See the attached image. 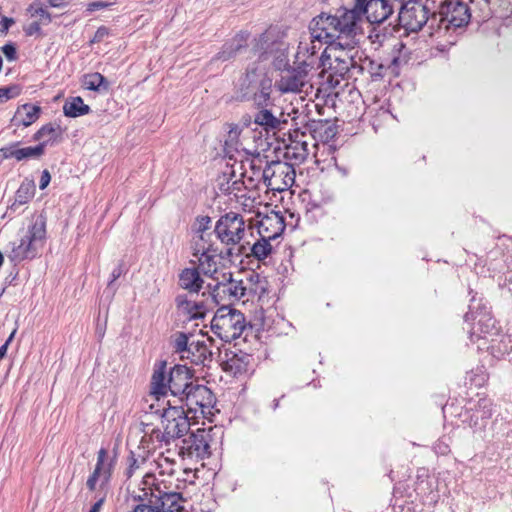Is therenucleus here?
Masks as SVG:
<instances>
[{
	"label": "nucleus",
	"mask_w": 512,
	"mask_h": 512,
	"mask_svg": "<svg viewBox=\"0 0 512 512\" xmlns=\"http://www.w3.org/2000/svg\"><path fill=\"white\" fill-rule=\"evenodd\" d=\"M192 377V371L185 365H175L166 374V363L162 362L152 374L151 393L159 398L170 391L173 396L179 397L183 401V397L190 387L194 386Z\"/></svg>",
	"instance_id": "nucleus-1"
},
{
	"label": "nucleus",
	"mask_w": 512,
	"mask_h": 512,
	"mask_svg": "<svg viewBox=\"0 0 512 512\" xmlns=\"http://www.w3.org/2000/svg\"><path fill=\"white\" fill-rule=\"evenodd\" d=\"M246 325L243 313L228 306H222L216 311L211 321V330L221 340L231 342L241 336Z\"/></svg>",
	"instance_id": "nucleus-2"
},
{
	"label": "nucleus",
	"mask_w": 512,
	"mask_h": 512,
	"mask_svg": "<svg viewBox=\"0 0 512 512\" xmlns=\"http://www.w3.org/2000/svg\"><path fill=\"white\" fill-rule=\"evenodd\" d=\"M46 238V225L43 219H37L32 223L25 236L20 239L18 245L11 250L12 261L20 262L33 259L37 255L39 246H42Z\"/></svg>",
	"instance_id": "nucleus-3"
},
{
	"label": "nucleus",
	"mask_w": 512,
	"mask_h": 512,
	"mask_svg": "<svg viewBox=\"0 0 512 512\" xmlns=\"http://www.w3.org/2000/svg\"><path fill=\"white\" fill-rule=\"evenodd\" d=\"M214 231L222 244L234 247L244 239L246 223L241 215L228 212L217 220Z\"/></svg>",
	"instance_id": "nucleus-4"
},
{
	"label": "nucleus",
	"mask_w": 512,
	"mask_h": 512,
	"mask_svg": "<svg viewBox=\"0 0 512 512\" xmlns=\"http://www.w3.org/2000/svg\"><path fill=\"white\" fill-rule=\"evenodd\" d=\"M295 170L287 162L270 163L262 172V178L268 190L283 192L290 189L295 182Z\"/></svg>",
	"instance_id": "nucleus-5"
},
{
	"label": "nucleus",
	"mask_w": 512,
	"mask_h": 512,
	"mask_svg": "<svg viewBox=\"0 0 512 512\" xmlns=\"http://www.w3.org/2000/svg\"><path fill=\"white\" fill-rule=\"evenodd\" d=\"M212 428H199L182 440L179 455L190 459L203 460L210 456Z\"/></svg>",
	"instance_id": "nucleus-6"
},
{
	"label": "nucleus",
	"mask_w": 512,
	"mask_h": 512,
	"mask_svg": "<svg viewBox=\"0 0 512 512\" xmlns=\"http://www.w3.org/2000/svg\"><path fill=\"white\" fill-rule=\"evenodd\" d=\"M163 432L160 440L169 444L171 440L180 438L190 429V422L182 407H169L162 415Z\"/></svg>",
	"instance_id": "nucleus-7"
},
{
	"label": "nucleus",
	"mask_w": 512,
	"mask_h": 512,
	"mask_svg": "<svg viewBox=\"0 0 512 512\" xmlns=\"http://www.w3.org/2000/svg\"><path fill=\"white\" fill-rule=\"evenodd\" d=\"M355 41L346 45L341 42L332 43L328 49L327 58L331 61L330 68L336 74L344 75L355 65V57L358 50Z\"/></svg>",
	"instance_id": "nucleus-8"
},
{
	"label": "nucleus",
	"mask_w": 512,
	"mask_h": 512,
	"mask_svg": "<svg viewBox=\"0 0 512 512\" xmlns=\"http://www.w3.org/2000/svg\"><path fill=\"white\" fill-rule=\"evenodd\" d=\"M183 401L190 412L200 413L203 417L211 416L216 404V398L212 391L200 384L190 387V390L183 397Z\"/></svg>",
	"instance_id": "nucleus-9"
},
{
	"label": "nucleus",
	"mask_w": 512,
	"mask_h": 512,
	"mask_svg": "<svg viewBox=\"0 0 512 512\" xmlns=\"http://www.w3.org/2000/svg\"><path fill=\"white\" fill-rule=\"evenodd\" d=\"M465 321H473L470 330V339L474 342L479 340H488L498 336V330L495 326V320L487 310L479 312L470 311L465 315Z\"/></svg>",
	"instance_id": "nucleus-10"
},
{
	"label": "nucleus",
	"mask_w": 512,
	"mask_h": 512,
	"mask_svg": "<svg viewBox=\"0 0 512 512\" xmlns=\"http://www.w3.org/2000/svg\"><path fill=\"white\" fill-rule=\"evenodd\" d=\"M440 21L445 28H460L466 26L471 13L467 3L460 0H447L439 7Z\"/></svg>",
	"instance_id": "nucleus-11"
},
{
	"label": "nucleus",
	"mask_w": 512,
	"mask_h": 512,
	"mask_svg": "<svg viewBox=\"0 0 512 512\" xmlns=\"http://www.w3.org/2000/svg\"><path fill=\"white\" fill-rule=\"evenodd\" d=\"M309 72L298 65L282 70L275 81V87L281 94L300 93L309 82Z\"/></svg>",
	"instance_id": "nucleus-12"
},
{
	"label": "nucleus",
	"mask_w": 512,
	"mask_h": 512,
	"mask_svg": "<svg viewBox=\"0 0 512 512\" xmlns=\"http://www.w3.org/2000/svg\"><path fill=\"white\" fill-rule=\"evenodd\" d=\"M339 21L335 15L321 13L315 17L310 25L311 37L317 42L335 43V38H339Z\"/></svg>",
	"instance_id": "nucleus-13"
},
{
	"label": "nucleus",
	"mask_w": 512,
	"mask_h": 512,
	"mask_svg": "<svg viewBox=\"0 0 512 512\" xmlns=\"http://www.w3.org/2000/svg\"><path fill=\"white\" fill-rule=\"evenodd\" d=\"M115 463L116 455L109 456L105 448L98 451L95 468L86 482L90 491H94L98 483L100 486H106L109 483Z\"/></svg>",
	"instance_id": "nucleus-14"
},
{
	"label": "nucleus",
	"mask_w": 512,
	"mask_h": 512,
	"mask_svg": "<svg viewBox=\"0 0 512 512\" xmlns=\"http://www.w3.org/2000/svg\"><path fill=\"white\" fill-rule=\"evenodd\" d=\"M335 16L339 21L338 28L341 36H354L361 31L362 10L357 6L352 9H339Z\"/></svg>",
	"instance_id": "nucleus-15"
},
{
	"label": "nucleus",
	"mask_w": 512,
	"mask_h": 512,
	"mask_svg": "<svg viewBox=\"0 0 512 512\" xmlns=\"http://www.w3.org/2000/svg\"><path fill=\"white\" fill-rule=\"evenodd\" d=\"M285 230L284 217L280 212L271 211L265 215L258 224V233L260 237L274 240Z\"/></svg>",
	"instance_id": "nucleus-16"
},
{
	"label": "nucleus",
	"mask_w": 512,
	"mask_h": 512,
	"mask_svg": "<svg viewBox=\"0 0 512 512\" xmlns=\"http://www.w3.org/2000/svg\"><path fill=\"white\" fill-rule=\"evenodd\" d=\"M320 43L312 37L308 41H301L295 56V64L310 72L317 61V53L321 48Z\"/></svg>",
	"instance_id": "nucleus-17"
},
{
	"label": "nucleus",
	"mask_w": 512,
	"mask_h": 512,
	"mask_svg": "<svg viewBox=\"0 0 512 512\" xmlns=\"http://www.w3.org/2000/svg\"><path fill=\"white\" fill-rule=\"evenodd\" d=\"M175 302L178 314L189 321L202 319L208 312L203 302L192 300L187 295H178Z\"/></svg>",
	"instance_id": "nucleus-18"
},
{
	"label": "nucleus",
	"mask_w": 512,
	"mask_h": 512,
	"mask_svg": "<svg viewBox=\"0 0 512 512\" xmlns=\"http://www.w3.org/2000/svg\"><path fill=\"white\" fill-rule=\"evenodd\" d=\"M153 497L155 501L151 504L154 512H180L183 509V498L180 493L158 489V494Z\"/></svg>",
	"instance_id": "nucleus-19"
},
{
	"label": "nucleus",
	"mask_w": 512,
	"mask_h": 512,
	"mask_svg": "<svg viewBox=\"0 0 512 512\" xmlns=\"http://www.w3.org/2000/svg\"><path fill=\"white\" fill-rule=\"evenodd\" d=\"M242 177H245V173L236 175L234 167L223 172L217 179L219 191L225 195H234L236 197L245 188Z\"/></svg>",
	"instance_id": "nucleus-20"
},
{
	"label": "nucleus",
	"mask_w": 512,
	"mask_h": 512,
	"mask_svg": "<svg viewBox=\"0 0 512 512\" xmlns=\"http://www.w3.org/2000/svg\"><path fill=\"white\" fill-rule=\"evenodd\" d=\"M428 20V10L423 5H414L400 13V21L407 30L418 31Z\"/></svg>",
	"instance_id": "nucleus-21"
},
{
	"label": "nucleus",
	"mask_w": 512,
	"mask_h": 512,
	"mask_svg": "<svg viewBox=\"0 0 512 512\" xmlns=\"http://www.w3.org/2000/svg\"><path fill=\"white\" fill-rule=\"evenodd\" d=\"M366 15L370 23H382L393 12L388 0H369L364 7H358Z\"/></svg>",
	"instance_id": "nucleus-22"
},
{
	"label": "nucleus",
	"mask_w": 512,
	"mask_h": 512,
	"mask_svg": "<svg viewBox=\"0 0 512 512\" xmlns=\"http://www.w3.org/2000/svg\"><path fill=\"white\" fill-rule=\"evenodd\" d=\"M199 269L207 276L214 277L218 272V252L212 245L196 248Z\"/></svg>",
	"instance_id": "nucleus-23"
},
{
	"label": "nucleus",
	"mask_w": 512,
	"mask_h": 512,
	"mask_svg": "<svg viewBox=\"0 0 512 512\" xmlns=\"http://www.w3.org/2000/svg\"><path fill=\"white\" fill-rule=\"evenodd\" d=\"M41 112L42 109L39 105L28 103L20 105L16 109L11 123L15 127H29L40 118Z\"/></svg>",
	"instance_id": "nucleus-24"
},
{
	"label": "nucleus",
	"mask_w": 512,
	"mask_h": 512,
	"mask_svg": "<svg viewBox=\"0 0 512 512\" xmlns=\"http://www.w3.org/2000/svg\"><path fill=\"white\" fill-rule=\"evenodd\" d=\"M65 130L58 124L48 123L43 125L34 134L33 139L39 141L43 145V149L47 146H52L63 139Z\"/></svg>",
	"instance_id": "nucleus-25"
},
{
	"label": "nucleus",
	"mask_w": 512,
	"mask_h": 512,
	"mask_svg": "<svg viewBox=\"0 0 512 512\" xmlns=\"http://www.w3.org/2000/svg\"><path fill=\"white\" fill-rule=\"evenodd\" d=\"M210 356L209 349L203 341H191L187 351L180 358L181 360H188L196 365L203 364Z\"/></svg>",
	"instance_id": "nucleus-26"
},
{
	"label": "nucleus",
	"mask_w": 512,
	"mask_h": 512,
	"mask_svg": "<svg viewBox=\"0 0 512 512\" xmlns=\"http://www.w3.org/2000/svg\"><path fill=\"white\" fill-rule=\"evenodd\" d=\"M81 85L85 90L102 93L109 89L108 80L99 72L84 74L81 78Z\"/></svg>",
	"instance_id": "nucleus-27"
},
{
	"label": "nucleus",
	"mask_w": 512,
	"mask_h": 512,
	"mask_svg": "<svg viewBox=\"0 0 512 512\" xmlns=\"http://www.w3.org/2000/svg\"><path fill=\"white\" fill-rule=\"evenodd\" d=\"M180 286L193 293H198L203 285V280L195 268L184 269L179 276Z\"/></svg>",
	"instance_id": "nucleus-28"
},
{
	"label": "nucleus",
	"mask_w": 512,
	"mask_h": 512,
	"mask_svg": "<svg viewBox=\"0 0 512 512\" xmlns=\"http://www.w3.org/2000/svg\"><path fill=\"white\" fill-rule=\"evenodd\" d=\"M90 112V107L80 96L68 98L63 105V113L67 117L76 118Z\"/></svg>",
	"instance_id": "nucleus-29"
},
{
	"label": "nucleus",
	"mask_w": 512,
	"mask_h": 512,
	"mask_svg": "<svg viewBox=\"0 0 512 512\" xmlns=\"http://www.w3.org/2000/svg\"><path fill=\"white\" fill-rule=\"evenodd\" d=\"M250 367V359L246 354L243 355H233L230 357L225 363V370L233 374L234 376H239L245 374L249 371Z\"/></svg>",
	"instance_id": "nucleus-30"
},
{
	"label": "nucleus",
	"mask_w": 512,
	"mask_h": 512,
	"mask_svg": "<svg viewBox=\"0 0 512 512\" xmlns=\"http://www.w3.org/2000/svg\"><path fill=\"white\" fill-rule=\"evenodd\" d=\"M221 289V292L229 297L240 300L246 291V287L243 285L242 281H235L229 276L227 283L217 282L214 286V290Z\"/></svg>",
	"instance_id": "nucleus-31"
},
{
	"label": "nucleus",
	"mask_w": 512,
	"mask_h": 512,
	"mask_svg": "<svg viewBox=\"0 0 512 512\" xmlns=\"http://www.w3.org/2000/svg\"><path fill=\"white\" fill-rule=\"evenodd\" d=\"M254 122L265 130H273L279 127L280 120L268 109H261L254 116Z\"/></svg>",
	"instance_id": "nucleus-32"
},
{
	"label": "nucleus",
	"mask_w": 512,
	"mask_h": 512,
	"mask_svg": "<svg viewBox=\"0 0 512 512\" xmlns=\"http://www.w3.org/2000/svg\"><path fill=\"white\" fill-rule=\"evenodd\" d=\"M308 148L306 142L293 141L290 146L287 147L286 156L290 159L295 160L297 163L304 162L308 157Z\"/></svg>",
	"instance_id": "nucleus-33"
},
{
	"label": "nucleus",
	"mask_w": 512,
	"mask_h": 512,
	"mask_svg": "<svg viewBox=\"0 0 512 512\" xmlns=\"http://www.w3.org/2000/svg\"><path fill=\"white\" fill-rule=\"evenodd\" d=\"M272 86V79L267 77L259 82V92L254 95V101L258 106H266L268 104Z\"/></svg>",
	"instance_id": "nucleus-34"
},
{
	"label": "nucleus",
	"mask_w": 512,
	"mask_h": 512,
	"mask_svg": "<svg viewBox=\"0 0 512 512\" xmlns=\"http://www.w3.org/2000/svg\"><path fill=\"white\" fill-rule=\"evenodd\" d=\"M491 344L488 346V349L491 351L492 355L500 358L505 354H508L512 350L511 340L509 336H501L499 342L497 339H491Z\"/></svg>",
	"instance_id": "nucleus-35"
},
{
	"label": "nucleus",
	"mask_w": 512,
	"mask_h": 512,
	"mask_svg": "<svg viewBox=\"0 0 512 512\" xmlns=\"http://www.w3.org/2000/svg\"><path fill=\"white\" fill-rule=\"evenodd\" d=\"M238 204L245 212H255L256 208L261 205V200L255 195V192H248L247 194L239 193L236 197Z\"/></svg>",
	"instance_id": "nucleus-36"
},
{
	"label": "nucleus",
	"mask_w": 512,
	"mask_h": 512,
	"mask_svg": "<svg viewBox=\"0 0 512 512\" xmlns=\"http://www.w3.org/2000/svg\"><path fill=\"white\" fill-rule=\"evenodd\" d=\"M270 239L260 237L251 247V253L257 260L266 259L272 252Z\"/></svg>",
	"instance_id": "nucleus-37"
},
{
	"label": "nucleus",
	"mask_w": 512,
	"mask_h": 512,
	"mask_svg": "<svg viewBox=\"0 0 512 512\" xmlns=\"http://www.w3.org/2000/svg\"><path fill=\"white\" fill-rule=\"evenodd\" d=\"M31 18L39 16L44 24L52 22V16L49 11L43 6L41 1L35 0L26 9Z\"/></svg>",
	"instance_id": "nucleus-38"
},
{
	"label": "nucleus",
	"mask_w": 512,
	"mask_h": 512,
	"mask_svg": "<svg viewBox=\"0 0 512 512\" xmlns=\"http://www.w3.org/2000/svg\"><path fill=\"white\" fill-rule=\"evenodd\" d=\"M488 379L484 367H476L466 375V382L473 387H482Z\"/></svg>",
	"instance_id": "nucleus-39"
},
{
	"label": "nucleus",
	"mask_w": 512,
	"mask_h": 512,
	"mask_svg": "<svg viewBox=\"0 0 512 512\" xmlns=\"http://www.w3.org/2000/svg\"><path fill=\"white\" fill-rule=\"evenodd\" d=\"M189 344H191V341L188 334L178 332L173 336L172 345L174 351L179 355L180 358L187 351Z\"/></svg>",
	"instance_id": "nucleus-40"
},
{
	"label": "nucleus",
	"mask_w": 512,
	"mask_h": 512,
	"mask_svg": "<svg viewBox=\"0 0 512 512\" xmlns=\"http://www.w3.org/2000/svg\"><path fill=\"white\" fill-rule=\"evenodd\" d=\"M43 145H36L33 147H19L18 146V161L31 158H40L44 154Z\"/></svg>",
	"instance_id": "nucleus-41"
},
{
	"label": "nucleus",
	"mask_w": 512,
	"mask_h": 512,
	"mask_svg": "<svg viewBox=\"0 0 512 512\" xmlns=\"http://www.w3.org/2000/svg\"><path fill=\"white\" fill-rule=\"evenodd\" d=\"M158 468L160 469V474H167L169 476H173L177 473L174 461L170 460L166 456H160L157 461Z\"/></svg>",
	"instance_id": "nucleus-42"
},
{
	"label": "nucleus",
	"mask_w": 512,
	"mask_h": 512,
	"mask_svg": "<svg viewBox=\"0 0 512 512\" xmlns=\"http://www.w3.org/2000/svg\"><path fill=\"white\" fill-rule=\"evenodd\" d=\"M18 144L19 143H12L0 148V163L10 158H14L18 161Z\"/></svg>",
	"instance_id": "nucleus-43"
},
{
	"label": "nucleus",
	"mask_w": 512,
	"mask_h": 512,
	"mask_svg": "<svg viewBox=\"0 0 512 512\" xmlns=\"http://www.w3.org/2000/svg\"><path fill=\"white\" fill-rule=\"evenodd\" d=\"M20 90L17 86L0 88V102H5L11 98L18 96Z\"/></svg>",
	"instance_id": "nucleus-44"
},
{
	"label": "nucleus",
	"mask_w": 512,
	"mask_h": 512,
	"mask_svg": "<svg viewBox=\"0 0 512 512\" xmlns=\"http://www.w3.org/2000/svg\"><path fill=\"white\" fill-rule=\"evenodd\" d=\"M1 51L8 61L13 62L17 59V50L13 43L9 42L5 44L2 46Z\"/></svg>",
	"instance_id": "nucleus-45"
},
{
	"label": "nucleus",
	"mask_w": 512,
	"mask_h": 512,
	"mask_svg": "<svg viewBox=\"0 0 512 512\" xmlns=\"http://www.w3.org/2000/svg\"><path fill=\"white\" fill-rule=\"evenodd\" d=\"M23 30H24V33H25L26 36H33V35H41L42 34L40 23L37 22V21L32 22L29 25L25 26L23 28Z\"/></svg>",
	"instance_id": "nucleus-46"
},
{
	"label": "nucleus",
	"mask_w": 512,
	"mask_h": 512,
	"mask_svg": "<svg viewBox=\"0 0 512 512\" xmlns=\"http://www.w3.org/2000/svg\"><path fill=\"white\" fill-rule=\"evenodd\" d=\"M110 35V29L106 26H100L96 30L94 37L91 39V43H96L102 41L105 37Z\"/></svg>",
	"instance_id": "nucleus-47"
},
{
	"label": "nucleus",
	"mask_w": 512,
	"mask_h": 512,
	"mask_svg": "<svg viewBox=\"0 0 512 512\" xmlns=\"http://www.w3.org/2000/svg\"><path fill=\"white\" fill-rule=\"evenodd\" d=\"M196 221H197V225H198L197 234H200V233L204 234V232L209 229L210 224H211V218L208 216L198 217L196 219Z\"/></svg>",
	"instance_id": "nucleus-48"
},
{
	"label": "nucleus",
	"mask_w": 512,
	"mask_h": 512,
	"mask_svg": "<svg viewBox=\"0 0 512 512\" xmlns=\"http://www.w3.org/2000/svg\"><path fill=\"white\" fill-rule=\"evenodd\" d=\"M28 197H30V186L21 185L17 191V200L20 204L26 203Z\"/></svg>",
	"instance_id": "nucleus-49"
},
{
	"label": "nucleus",
	"mask_w": 512,
	"mask_h": 512,
	"mask_svg": "<svg viewBox=\"0 0 512 512\" xmlns=\"http://www.w3.org/2000/svg\"><path fill=\"white\" fill-rule=\"evenodd\" d=\"M112 4L110 2L98 0L91 2L87 5V11L88 12H94L96 10L106 9L109 8Z\"/></svg>",
	"instance_id": "nucleus-50"
},
{
	"label": "nucleus",
	"mask_w": 512,
	"mask_h": 512,
	"mask_svg": "<svg viewBox=\"0 0 512 512\" xmlns=\"http://www.w3.org/2000/svg\"><path fill=\"white\" fill-rule=\"evenodd\" d=\"M256 279V287L253 293L256 294L260 299L263 295L267 293L266 281L260 280L258 275L256 276Z\"/></svg>",
	"instance_id": "nucleus-51"
},
{
	"label": "nucleus",
	"mask_w": 512,
	"mask_h": 512,
	"mask_svg": "<svg viewBox=\"0 0 512 512\" xmlns=\"http://www.w3.org/2000/svg\"><path fill=\"white\" fill-rule=\"evenodd\" d=\"M278 34H280V31L277 29V28H274V27H270L269 29H267L261 36V40L264 42V43H268L270 41L273 40V38L275 36H277Z\"/></svg>",
	"instance_id": "nucleus-52"
},
{
	"label": "nucleus",
	"mask_w": 512,
	"mask_h": 512,
	"mask_svg": "<svg viewBox=\"0 0 512 512\" xmlns=\"http://www.w3.org/2000/svg\"><path fill=\"white\" fill-rule=\"evenodd\" d=\"M333 200H334V194L331 191L327 190L323 193L322 199L319 202L314 203L313 206L320 207L322 205L331 203Z\"/></svg>",
	"instance_id": "nucleus-53"
},
{
	"label": "nucleus",
	"mask_w": 512,
	"mask_h": 512,
	"mask_svg": "<svg viewBox=\"0 0 512 512\" xmlns=\"http://www.w3.org/2000/svg\"><path fill=\"white\" fill-rule=\"evenodd\" d=\"M50 180H51V176H50L49 171L48 170L42 171L41 177H40V182H39V188L41 190L45 189L49 185Z\"/></svg>",
	"instance_id": "nucleus-54"
},
{
	"label": "nucleus",
	"mask_w": 512,
	"mask_h": 512,
	"mask_svg": "<svg viewBox=\"0 0 512 512\" xmlns=\"http://www.w3.org/2000/svg\"><path fill=\"white\" fill-rule=\"evenodd\" d=\"M203 245H211L206 239H205V235L200 233V234H197L196 236V239H195V243H194V255L196 256V248H199Z\"/></svg>",
	"instance_id": "nucleus-55"
},
{
	"label": "nucleus",
	"mask_w": 512,
	"mask_h": 512,
	"mask_svg": "<svg viewBox=\"0 0 512 512\" xmlns=\"http://www.w3.org/2000/svg\"><path fill=\"white\" fill-rule=\"evenodd\" d=\"M14 23L12 18L4 17L0 21V32L6 33L10 26Z\"/></svg>",
	"instance_id": "nucleus-56"
},
{
	"label": "nucleus",
	"mask_w": 512,
	"mask_h": 512,
	"mask_svg": "<svg viewBox=\"0 0 512 512\" xmlns=\"http://www.w3.org/2000/svg\"><path fill=\"white\" fill-rule=\"evenodd\" d=\"M375 116L381 118L383 121H387L392 117L389 110L384 107H380Z\"/></svg>",
	"instance_id": "nucleus-57"
},
{
	"label": "nucleus",
	"mask_w": 512,
	"mask_h": 512,
	"mask_svg": "<svg viewBox=\"0 0 512 512\" xmlns=\"http://www.w3.org/2000/svg\"><path fill=\"white\" fill-rule=\"evenodd\" d=\"M47 2L52 8H63L67 5V0H47Z\"/></svg>",
	"instance_id": "nucleus-58"
},
{
	"label": "nucleus",
	"mask_w": 512,
	"mask_h": 512,
	"mask_svg": "<svg viewBox=\"0 0 512 512\" xmlns=\"http://www.w3.org/2000/svg\"><path fill=\"white\" fill-rule=\"evenodd\" d=\"M435 450L437 453L446 454L449 451V447H448V445H446L444 443H437L435 445Z\"/></svg>",
	"instance_id": "nucleus-59"
},
{
	"label": "nucleus",
	"mask_w": 512,
	"mask_h": 512,
	"mask_svg": "<svg viewBox=\"0 0 512 512\" xmlns=\"http://www.w3.org/2000/svg\"><path fill=\"white\" fill-rule=\"evenodd\" d=\"M138 468L137 460L132 456L130 459V464L128 468V475L131 476L132 473Z\"/></svg>",
	"instance_id": "nucleus-60"
},
{
	"label": "nucleus",
	"mask_w": 512,
	"mask_h": 512,
	"mask_svg": "<svg viewBox=\"0 0 512 512\" xmlns=\"http://www.w3.org/2000/svg\"><path fill=\"white\" fill-rule=\"evenodd\" d=\"M183 473L186 475V477L183 478L184 481L193 482L191 478L195 477V473L192 469L185 468L183 469Z\"/></svg>",
	"instance_id": "nucleus-61"
},
{
	"label": "nucleus",
	"mask_w": 512,
	"mask_h": 512,
	"mask_svg": "<svg viewBox=\"0 0 512 512\" xmlns=\"http://www.w3.org/2000/svg\"><path fill=\"white\" fill-rule=\"evenodd\" d=\"M104 503V498H100L97 502L93 504L89 512H99L102 505Z\"/></svg>",
	"instance_id": "nucleus-62"
},
{
	"label": "nucleus",
	"mask_w": 512,
	"mask_h": 512,
	"mask_svg": "<svg viewBox=\"0 0 512 512\" xmlns=\"http://www.w3.org/2000/svg\"><path fill=\"white\" fill-rule=\"evenodd\" d=\"M121 275L120 269H115L111 274V280L109 282V285H111L117 278H119Z\"/></svg>",
	"instance_id": "nucleus-63"
},
{
	"label": "nucleus",
	"mask_w": 512,
	"mask_h": 512,
	"mask_svg": "<svg viewBox=\"0 0 512 512\" xmlns=\"http://www.w3.org/2000/svg\"><path fill=\"white\" fill-rule=\"evenodd\" d=\"M7 349H8L7 343H4L3 345L0 346V360L5 357V355L7 353Z\"/></svg>",
	"instance_id": "nucleus-64"
}]
</instances>
